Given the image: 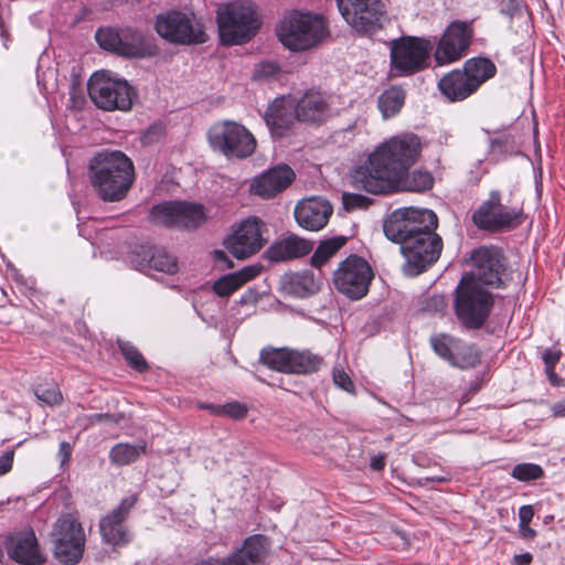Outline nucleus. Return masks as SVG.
Listing matches in <instances>:
<instances>
[{
  "mask_svg": "<svg viewBox=\"0 0 565 565\" xmlns=\"http://www.w3.org/2000/svg\"><path fill=\"white\" fill-rule=\"evenodd\" d=\"M437 226L436 213L427 209H397L384 221L385 236L399 244L405 276H418L439 259L443 239L436 233Z\"/></svg>",
  "mask_w": 565,
  "mask_h": 565,
  "instance_id": "nucleus-1",
  "label": "nucleus"
},
{
  "mask_svg": "<svg viewBox=\"0 0 565 565\" xmlns=\"http://www.w3.org/2000/svg\"><path fill=\"white\" fill-rule=\"evenodd\" d=\"M422 152L420 138L412 132L394 136L382 142L352 172V184L372 194L394 184L398 175L406 174Z\"/></svg>",
  "mask_w": 565,
  "mask_h": 565,
  "instance_id": "nucleus-2",
  "label": "nucleus"
},
{
  "mask_svg": "<svg viewBox=\"0 0 565 565\" xmlns=\"http://www.w3.org/2000/svg\"><path fill=\"white\" fill-rule=\"evenodd\" d=\"M87 178L94 194L105 203L124 200L135 181L130 158L119 150H102L87 164Z\"/></svg>",
  "mask_w": 565,
  "mask_h": 565,
  "instance_id": "nucleus-3",
  "label": "nucleus"
},
{
  "mask_svg": "<svg viewBox=\"0 0 565 565\" xmlns=\"http://www.w3.org/2000/svg\"><path fill=\"white\" fill-rule=\"evenodd\" d=\"M216 21L221 42L225 45L248 42L260 24L256 7L249 1H233L218 7Z\"/></svg>",
  "mask_w": 565,
  "mask_h": 565,
  "instance_id": "nucleus-4",
  "label": "nucleus"
},
{
  "mask_svg": "<svg viewBox=\"0 0 565 565\" xmlns=\"http://www.w3.org/2000/svg\"><path fill=\"white\" fill-rule=\"evenodd\" d=\"M154 30L174 45H198L209 40L202 20L192 10L170 9L157 14Z\"/></svg>",
  "mask_w": 565,
  "mask_h": 565,
  "instance_id": "nucleus-5",
  "label": "nucleus"
},
{
  "mask_svg": "<svg viewBox=\"0 0 565 565\" xmlns=\"http://www.w3.org/2000/svg\"><path fill=\"white\" fill-rule=\"evenodd\" d=\"M277 35L285 47L302 52L320 43L328 30L321 15L292 11L281 20Z\"/></svg>",
  "mask_w": 565,
  "mask_h": 565,
  "instance_id": "nucleus-6",
  "label": "nucleus"
},
{
  "mask_svg": "<svg viewBox=\"0 0 565 565\" xmlns=\"http://www.w3.org/2000/svg\"><path fill=\"white\" fill-rule=\"evenodd\" d=\"M87 90L96 107L106 111H128L137 99L135 88L126 79L114 77L107 71L94 73L88 79Z\"/></svg>",
  "mask_w": 565,
  "mask_h": 565,
  "instance_id": "nucleus-7",
  "label": "nucleus"
},
{
  "mask_svg": "<svg viewBox=\"0 0 565 565\" xmlns=\"http://www.w3.org/2000/svg\"><path fill=\"white\" fill-rule=\"evenodd\" d=\"M211 148L226 158L245 159L256 149V139L242 124L234 120H220L207 130Z\"/></svg>",
  "mask_w": 565,
  "mask_h": 565,
  "instance_id": "nucleus-8",
  "label": "nucleus"
},
{
  "mask_svg": "<svg viewBox=\"0 0 565 565\" xmlns=\"http://www.w3.org/2000/svg\"><path fill=\"white\" fill-rule=\"evenodd\" d=\"M493 306L492 295L475 281L462 277L456 288L455 311L468 329H479L488 319Z\"/></svg>",
  "mask_w": 565,
  "mask_h": 565,
  "instance_id": "nucleus-9",
  "label": "nucleus"
},
{
  "mask_svg": "<svg viewBox=\"0 0 565 565\" xmlns=\"http://www.w3.org/2000/svg\"><path fill=\"white\" fill-rule=\"evenodd\" d=\"M341 15L352 29L365 35H373L388 22L381 0H337Z\"/></svg>",
  "mask_w": 565,
  "mask_h": 565,
  "instance_id": "nucleus-10",
  "label": "nucleus"
},
{
  "mask_svg": "<svg viewBox=\"0 0 565 565\" xmlns=\"http://www.w3.org/2000/svg\"><path fill=\"white\" fill-rule=\"evenodd\" d=\"M51 535L56 559L65 565H75L82 559L86 537L82 524L74 515H61L54 523Z\"/></svg>",
  "mask_w": 565,
  "mask_h": 565,
  "instance_id": "nucleus-11",
  "label": "nucleus"
},
{
  "mask_svg": "<svg viewBox=\"0 0 565 565\" xmlns=\"http://www.w3.org/2000/svg\"><path fill=\"white\" fill-rule=\"evenodd\" d=\"M373 277V270L364 258L350 255L334 270L333 285L349 299L360 300L369 292Z\"/></svg>",
  "mask_w": 565,
  "mask_h": 565,
  "instance_id": "nucleus-12",
  "label": "nucleus"
},
{
  "mask_svg": "<svg viewBox=\"0 0 565 565\" xmlns=\"http://www.w3.org/2000/svg\"><path fill=\"white\" fill-rule=\"evenodd\" d=\"M260 362L271 370L286 374H310L322 365V358L309 350L290 348H265L260 351Z\"/></svg>",
  "mask_w": 565,
  "mask_h": 565,
  "instance_id": "nucleus-13",
  "label": "nucleus"
},
{
  "mask_svg": "<svg viewBox=\"0 0 565 565\" xmlns=\"http://www.w3.org/2000/svg\"><path fill=\"white\" fill-rule=\"evenodd\" d=\"M471 271L467 280L499 288L503 284L505 259L497 246H481L470 255Z\"/></svg>",
  "mask_w": 565,
  "mask_h": 565,
  "instance_id": "nucleus-14",
  "label": "nucleus"
},
{
  "mask_svg": "<svg viewBox=\"0 0 565 565\" xmlns=\"http://www.w3.org/2000/svg\"><path fill=\"white\" fill-rule=\"evenodd\" d=\"M431 44L418 38L394 40L391 46V64L396 75L414 74L425 67Z\"/></svg>",
  "mask_w": 565,
  "mask_h": 565,
  "instance_id": "nucleus-15",
  "label": "nucleus"
},
{
  "mask_svg": "<svg viewBox=\"0 0 565 565\" xmlns=\"http://www.w3.org/2000/svg\"><path fill=\"white\" fill-rule=\"evenodd\" d=\"M473 34V21H452L437 44L434 54L436 63L446 65L459 61L466 55Z\"/></svg>",
  "mask_w": 565,
  "mask_h": 565,
  "instance_id": "nucleus-16",
  "label": "nucleus"
},
{
  "mask_svg": "<svg viewBox=\"0 0 565 565\" xmlns=\"http://www.w3.org/2000/svg\"><path fill=\"white\" fill-rule=\"evenodd\" d=\"M152 222L163 226L195 228L206 220L204 207L190 202H164L151 209Z\"/></svg>",
  "mask_w": 565,
  "mask_h": 565,
  "instance_id": "nucleus-17",
  "label": "nucleus"
},
{
  "mask_svg": "<svg viewBox=\"0 0 565 565\" xmlns=\"http://www.w3.org/2000/svg\"><path fill=\"white\" fill-rule=\"evenodd\" d=\"M520 211L501 203V194L493 190L472 215L475 225L484 231L498 232L516 226Z\"/></svg>",
  "mask_w": 565,
  "mask_h": 565,
  "instance_id": "nucleus-18",
  "label": "nucleus"
},
{
  "mask_svg": "<svg viewBox=\"0 0 565 565\" xmlns=\"http://www.w3.org/2000/svg\"><path fill=\"white\" fill-rule=\"evenodd\" d=\"M264 231L265 224L262 221L256 217L247 218L225 238L224 245L237 259L248 258L267 242Z\"/></svg>",
  "mask_w": 565,
  "mask_h": 565,
  "instance_id": "nucleus-19",
  "label": "nucleus"
},
{
  "mask_svg": "<svg viewBox=\"0 0 565 565\" xmlns=\"http://www.w3.org/2000/svg\"><path fill=\"white\" fill-rule=\"evenodd\" d=\"M136 502L135 495L126 497L116 508L100 519V535L107 544L119 546L130 542L131 536L125 522Z\"/></svg>",
  "mask_w": 565,
  "mask_h": 565,
  "instance_id": "nucleus-20",
  "label": "nucleus"
},
{
  "mask_svg": "<svg viewBox=\"0 0 565 565\" xmlns=\"http://www.w3.org/2000/svg\"><path fill=\"white\" fill-rule=\"evenodd\" d=\"M334 96L324 92L307 90L296 103L299 121L320 124L333 113Z\"/></svg>",
  "mask_w": 565,
  "mask_h": 565,
  "instance_id": "nucleus-21",
  "label": "nucleus"
},
{
  "mask_svg": "<svg viewBox=\"0 0 565 565\" xmlns=\"http://www.w3.org/2000/svg\"><path fill=\"white\" fill-rule=\"evenodd\" d=\"M131 264L137 270L149 275L151 270L173 275L179 269L177 259L166 249L146 245L134 253Z\"/></svg>",
  "mask_w": 565,
  "mask_h": 565,
  "instance_id": "nucleus-22",
  "label": "nucleus"
},
{
  "mask_svg": "<svg viewBox=\"0 0 565 565\" xmlns=\"http://www.w3.org/2000/svg\"><path fill=\"white\" fill-rule=\"evenodd\" d=\"M332 211V205L327 200L310 198L297 204L295 218L301 227L308 231H319L327 225Z\"/></svg>",
  "mask_w": 565,
  "mask_h": 565,
  "instance_id": "nucleus-23",
  "label": "nucleus"
},
{
  "mask_svg": "<svg viewBox=\"0 0 565 565\" xmlns=\"http://www.w3.org/2000/svg\"><path fill=\"white\" fill-rule=\"evenodd\" d=\"M313 249V242L296 234L278 237L266 250L265 258L273 263L288 262L308 255Z\"/></svg>",
  "mask_w": 565,
  "mask_h": 565,
  "instance_id": "nucleus-24",
  "label": "nucleus"
},
{
  "mask_svg": "<svg viewBox=\"0 0 565 565\" xmlns=\"http://www.w3.org/2000/svg\"><path fill=\"white\" fill-rule=\"evenodd\" d=\"M9 556L22 565H41L45 562L33 530L18 533L11 539Z\"/></svg>",
  "mask_w": 565,
  "mask_h": 565,
  "instance_id": "nucleus-25",
  "label": "nucleus"
},
{
  "mask_svg": "<svg viewBox=\"0 0 565 565\" xmlns=\"http://www.w3.org/2000/svg\"><path fill=\"white\" fill-rule=\"evenodd\" d=\"M295 179V172L286 164L277 166L256 178L252 184L255 194L269 199L285 190Z\"/></svg>",
  "mask_w": 565,
  "mask_h": 565,
  "instance_id": "nucleus-26",
  "label": "nucleus"
},
{
  "mask_svg": "<svg viewBox=\"0 0 565 565\" xmlns=\"http://www.w3.org/2000/svg\"><path fill=\"white\" fill-rule=\"evenodd\" d=\"M299 121L296 103L276 99L266 110L265 121L273 135L282 137L291 126Z\"/></svg>",
  "mask_w": 565,
  "mask_h": 565,
  "instance_id": "nucleus-27",
  "label": "nucleus"
},
{
  "mask_svg": "<svg viewBox=\"0 0 565 565\" xmlns=\"http://www.w3.org/2000/svg\"><path fill=\"white\" fill-rule=\"evenodd\" d=\"M438 88L449 102L463 100L477 92L462 70L447 73L440 78Z\"/></svg>",
  "mask_w": 565,
  "mask_h": 565,
  "instance_id": "nucleus-28",
  "label": "nucleus"
},
{
  "mask_svg": "<svg viewBox=\"0 0 565 565\" xmlns=\"http://www.w3.org/2000/svg\"><path fill=\"white\" fill-rule=\"evenodd\" d=\"M434 178L427 171L414 170L412 173L398 175L391 186L382 189L377 194H387L401 191L424 192L433 188Z\"/></svg>",
  "mask_w": 565,
  "mask_h": 565,
  "instance_id": "nucleus-29",
  "label": "nucleus"
},
{
  "mask_svg": "<svg viewBox=\"0 0 565 565\" xmlns=\"http://www.w3.org/2000/svg\"><path fill=\"white\" fill-rule=\"evenodd\" d=\"M462 71L467 74L470 85L477 90L484 82L497 73L495 64L487 57H472L465 62Z\"/></svg>",
  "mask_w": 565,
  "mask_h": 565,
  "instance_id": "nucleus-30",
  "label": "nucleus"
},
{
  "mask_svg": "<svg viewBox=\"0 0 565 565\" xmlns=\"http://www.w3.org/2000/svg\"><path fill=\"white\" fill-rule=\"evenodd\" d=\"M268 550L269 543L266 536L255 534L248 536L242 547L233 554H238L246 565H259L265 561Z\"/></svg>",
  "mask_w": 565,
  "mask_h": 565,
  "instance_id": "nucleus-31",
  "label": "nucleus"
},
{
  "mask_svg": "<svg viewBox=\"0 0 565 565\" xmlns=\"http://www.w3.org/2000/svg\"><path fill=\"white\" fill-rule=\"evenodd\" d=\"M147 444L141 441L137 445L118 443L109 451V460L113 465L122 467L137 461L146 452Z\"/></svg>",
  "mask_w": 565,
  "mask_h": 565,
  "instance_id": "nucleus-32",
  "label": "nucleus"
},
{
  "mask_svg": "<svg viewBox=\"0 0 565 565\" xmlns=\"http://www.w3.org/2000/svg\"><path fill=\"white\" fill-rule=\"evenodd\" d=\"M405 97L406 93L399 86H391L385 89L377 99V107L383 118L387 119L399 113L405 103Z\"/></svg>",
  "mask_w": 565,
  "mask_h": 565,
  "instance_id": "nucleus-33",
  "label": "nucleus"
},
{
  "mask_svg": "<svg viewBox=\"0 0 565 565\" xmlns=\"http://www.w3.org/2000/svg\"><path fill=\"white\" fill-rule=\"evenodd\" d=\"M285 288L295 297L305 298L315 294L318 290V285L315 280L313 274L308 270H303L291 274L286 281Z\"/></svg>",
  "mask_w": 565,
  "mask_h": 565,
  "instance_id": "nucleus-34",
  "label": "nucleus"
},
{
  "mask_svg": "<svg viewBox=\"0 0 565 565\" xmlns=\"http://www.w3.org/2000/svg\"><path fill=\"white\" fill-rule=\"evenodd\" d=\"M347 241L348 237L343 235L321 241L311 256V265L316 268H321L345 245Z\"/></svg>",
  "mask_w": 565,
  "mask_h": 565,
  "instance_id": "nucleus-35",
  "label": "nucleus"
},
{
  "mask_svg": "<svg viewBox=\"0 0 565 565\" xmlns=\"http://www.w3.org/2000/svg\"><path fill=\"white\" fill-rule=\"evenodd\" d=\"M480 362V353L473 345L458 340L450 365L459 369L475 367Z\"/></svg>",
  "mask_w": 565,
  "mask_h": 565,
  "instance_id": "nucleus-36",
  "label": "nucleus"
},
{
  "mask_svg": "<svg viewBox=\"0 0 565 565\" xmlns=\"http://www.w3.org/2000/svg\"><path fill=\"white\" fill-rule=\"evenodd\" d=\"M121 43L119 55L126 57H138L143 53V35L141 32L132 29L121 30Z\"/></svg>",
  "mask_w": 565,
  "mask_h": 565,
  "instance_id": "nucleus-37",
  "label": "nucleus"
},
{
  "mask_svg": "<svg viewBox=\"0 0 565 565\" xmlns=\"http://www.w3.org/2000/svg\"><path fill=\"white\" fill-rule=\"evenodd\" d=\"M457 338L451 337L447 333H437L433 334L430 337V345L434 350V352L441 358L443 360L450 363V360L454 355V352L456 350V345L458 343Z\"/></svg>",
  "mask_w": 565,
  "mask_h": 565,
  "instance_id": "nucleus-38",
  "label": "nucleus"
},
{
  "mask_svg": "<svg viewBox=\"0 0 565 565\" xmlns=\"http://www.w3.org/2000/svg\"><path fill=\"white\" fill-rule=\"evenodd\" d=\"M121 30L113 28H99L95 34L96 41L100 47L119 54L121 43Z\"/></svg>",
  "mask_w": 565,
  "mask_h": 565,
  "instance_id": "nucleus-39",
  "label": "nucleus"
},
{
  "mask_svg": "<svg viewBox=\"0 0 565 565\" xmlns=\"http://www.w3.org/2000/svg\"><path fill=\"white\" fill-rule=\"evenodd\" d=\"M119 349L127 363L136 371L142 373L148 370V363L139 350L127 341H118Z\"/></svg>",
  "mask_w": 565,
  "mask_h": 565,
  "instance_id": "nucleus-40",
  "label": "nucleus"
},
{
  "mask_svg": "<svg viewBox=\"0 0 565 565\" xmlns=\"http://www.w3.org/2000/svg\"><path fill=\"white\" fill-rule=\"evenodd\" d=\"M561 356H562V351L556 347L545 349L542 353V360L545 365V373H546L547 379L552 385L559 384V377L557 376V374L555 372V366L558 363Z\"/></svg>",
  "mask_w": 565,
  "mask_h": 565,
  "instance_id": "nucleus-41",
  "label": "nucleus"
},
{
  "mask_svg": "<svg viewBox=\"0 0 565 565\" xmlns=\"http://www.w3.org/2000/svg\"><path fill=\"white\" fill-rule=\"evenodd\" d=\"M543 469L536 463H518L513 467L511 476L520 481H532L543 476Z\"/></svg>",
  "mask_w": 565,
  "mask_h": 565,
  "instance_id": "nucleus-42",
  "label": "nucleus"
},
{
  "mask_svg": "<svg viewBox=\"0 0 565 565\" xmlns=\"http://www.w3.org/2000/svg\"><path fill=\"white\" fill-rule=\"evenodd\" d=\"M36 398L46 405L53 406L60 404L62 401V393L56 384L38 385L34 388Z\"/></svg>",
  "mask_w": 565,
  "mask_h": 565,
  "instance_id": "nucleus-43",
  "label": "nucleus"
},
{
  "mask_svg": "<svg viewBox=\"0 0 565 565\" xmlns=\"http://www.w3.org/2000/svg\"><path fill=\"white\" fill-rule=\"evenodd\" d=\"M242 286L233 275V273L220 277L213 284V291L220 297H228Z\"/></svg>",
  "mask_w": 565,
  "mask_h": 565,
  "instance_id": "nucleus-44",
  "label": "nucleus"
},
{
  "mask_svg": "<svg viewBox=\"0 0 565 565\" xmlns=\"http://www.w3.org/2000/svg\"><path fill=\"white\" fill-rule=\"evenodd\" d=\"M513 147L514 139L510 135L490 140V153L494 156L497 160L501 159L505 153L511 152Z\"/></svg>",
  "mask_w": 565,
  "mask_h": 565,
  "instance_id": "nucleus-45",
  "label": "nucleus"
},
{
  "mask_svg": "<svg viewBox=\"0 0 565 565\" xmlns=\"http://www.w3.org/2000/svg\"><path fill=\"white\" fill-rule=\"evenodd\" d=\"M371 200L362 194L356 193H343L342 203L347 211H353L355 209H363L370 204Z\"/></svg>",
  "mask_w": 565,
  "mask_h": 565,
  "instance_id": "nucleus-46",
  "label": "nucleus"
},
{
  "mask_svg": "<svg viewBox=\"0 0 565 565\" xmlns=\"http://www.w3.org/2000/svg\"><path fill=\"white\" fill-rule=\"evenodd\" d=\"M280 66L274 61H265L256 65L254 77L255 78H271L278 75Z\"/></svg>",
  "mask_w": 565,
  "mask_h": 565,
  "instance_id": "nucleus-47",
  "label": "nucleus"
},
{
  "mask_svg": "<svg viewBox=\"0 0 565 565\" xmlns=\"http://www.w3.org/2000/svg\"><path fill=\"white\" fill-rule=\"evenodd\" d=\"M262 269H263L262 265L253 264V265H247L237 271H234L233 275L239 282V285L243 286L247 281L257 277L260 274Z\"/></svg>",
  "mask_w": 565,
  "mask_h": 565,
  "instance_id": "nucleus-48",
  "label": "nucleus"
},
{
  "mask_svg": "<svg viewBox=\"0 0 565 565\" xmlns=\"http://www.w3.org/2000/svg\"><path fill=\"white\" fill-rule=\"evenodd\" d=\"M332 377H333V383L339 388H341L348 393H354V384L343 369H334Z\"/></svg>",
  "mask_w": 565,
  "mask_h": 565,
  "instance_id": "nucleus-49",
  "label": "nucleus"
},
{
  "mask_svg": "<svg viewBox=\"0 0 565 565\" xmlns=\"http://www.w3.org/2000/svg\"><path fill=\"white\" fill-rule=\"evenodd\" d=\"M247 414L246 405L238 402H231L223 404V416H227L233 419H242Z\"/></svg>",
  "mask_w": 565,
  "mask_h": 565,
  "instance_id": "nucleus-50",
  "label": "nucleus"
},
{
  "mask_svg": "<svg viewBox=\"0 0 565 565\" xmlns=\"http://www.w3.org/2000/svg\"><path fill=\"white\" fill-rule=\"evenodd\" d=\"M13 457H14V452L12 450L6 451L0 457V476H3L11 470L12 463H13Z\"/></svg>",
  "mask_w": 565,
  "mask_h": 565,
  "instance_id": "nucleus-51",
  "label": "nucleus"
},
{
  "mask_svg": "<svg viewBox=\"0 0 565 565\" xmlns=\"http://www.w3.org/2000/svg\"><path fill=\"white\" fill-rule=\"evenodd\" d=\"M72 456V446L67 441H62L60 444L57 457L60 458L61 466L67 463Z\"/></svg>",
  "mask_w": 565,
  "mask_h": 565,
  "instance_id": "nucleus-52",
  "label": "nucleus"
},
{
  "mask_svg": "<svg viewBox=\"0 0 565 565\" xmlns=\"http://www.w3.org/2000/svg\"><path fill=\"white\" fill-rule=\"evenodd\" d=\"M213 258L220 266H223L224 268H232L234 266L224 250L215 249L213 252Z\"/></svg>",
  "mask_w": 565,
  "mask_h": 565,
  "instance_id": "nucleus-53",
  "label": "nucleus"
},
{
  "mask_svg": "<svg viewBox=\"0 0 565 565\" xmlns=\"http://www.w3.org/2000/svg\"><path fill=\"white\" fill-rule=\"evenodd\" d=\"M534 515L533 508L531 505H522L519 509L520 524H530Z\"/></svg>",
  "mask_w": 565,
  "mask_h": 565,
  "instance_id": "nucleus-54",
  "label": "nucleus"
},
{
  "mask_svg": "<svg viewBox=\"0 0 565 565\" xmlns=\"http://www.w3.org/2000/svg\"><path fill=\"white\" fill-rule=\"evenodd\" d=\"M519 533L522 539H533L536 535V531L529 526V524H519Z\"/></svg>",
  "mask_w": 565,
  "mask_h": 565,
  "instance_id": "nucleus-55",
  "label": "nucleus"
},
{
  "mask_svg": "<svg viewBox=\"0 0 565 565\" xmlns=\"http://www.w3.org/2000/svg\"><path fill=\"white\" fill-rule=\"evenodd\" d=\"M425 482H438L444 483L450 480V476L448 473L444 475H430L423 478Z\"/></svg>",
  "mask_w": 565,
  "mask_h": 565,
  "instance_id": "nucleus-56",
  "label": "nucleus"
},
{
  "mask_svg": "<svg viewBox=\"0 0 565 565\" xmlns=\"http://www.w3.org/2000/svg\"><path fill=\"white\" fill-rule=\"evenodd\" d=\"M201 408L207 409L211 414L223 416V405L216 404H200Z\"/></svg>",
  "mask_w": 565,
  "mask_h": 565,
  "instance_id": "nucleus-57",
  "label": "nucleus"
},
{
  "mask_svg": "<svg viewBox=\"0 0 565 565\" xmlns=\"http://www.w3.org/2000/svg\"><path fill=\"white\" fill-rule=\"evenodd\" d=\"M532 562V555L530 553H523L514 556V565H530Z\"/></svg>",
  "mask_w": 565,
  "mask_h": 565,
  "instance_id": "nucleus-58",
  "label": "nucleus"
},
{
  "mask_svg": "<svg viewBox=\"0 0 565 565\" xmlns=\"http://www.w3.org/2000/svg\"><path fill=\"white\" fill-rule=\"evenodd\" d=\"M552 411L555 416L565 417V398L555 403Z\"/></svg>",
  "mask_w": 565,
  "mask_h": 565,
  "instance_id": "nucleus-59",
  "label": "nucleus"
},
{
  "mask_svg": "<svg viewBox=\"0 0 565 565\" xmlns=\"http://www.w3.org/2000/svg\"><path fill=\"white\" fill-rule=\"evenodd\" d=\"M107 418H109L108 414H93V415L89 416V422L92 424L100 423V422H103L104 419H107Z\"/></svg>",
  "mask_w": 565,
  "mask_h": 565,
  "instance_id": "nucleus-60",
  "label": "nucleus"
},
{
  "mask_svg": "<svg viewBox=\"0 0 565 565\" xmlns=\"http://www.w3.org/2000/svg\"><path fill=\"white\" fill-rule=\"evenodd\" d=\"M371 467L374 470H381L384 467V459L382 457L380 458H373L371 461Z\"/></svg>",
  "mask_w": 565,
  "mask_h": 565,
  "instance_id": "nucleus-61",
  "label": "nucleus"
},
{
  "mask_svg": "<svg viewBox=\"0 0 565 565\" xmlns=\"http://www.w3.org/2000/svg\"><path fill=\"white\" fill-rule=\"evenodd\" d=\"M434 301L436 302V306H439L440 308L445 307V301L443 297H435Z\"/></svg>",
  "mask_w": 565,
  "mask_h": 565,
  "instance_id": "nucleus-62",
  "label": "nucleus"
},
{
  "mask_svg": "<svg viewBox=\"0 0 565 565\" xmlns=\"http://www.w3.org/2000/svg\"><path fill=\"white\" fill-rule=\"evenodd\" d=\"M3 557H4V553H3L2 548L0 547V562L3 559Z\"/></svg>",
  "mask_w": 565,
  "mask_h": 565,
  "instance_id": "nucleus-63",
  "label": "nucleus"
}]
</instances>
